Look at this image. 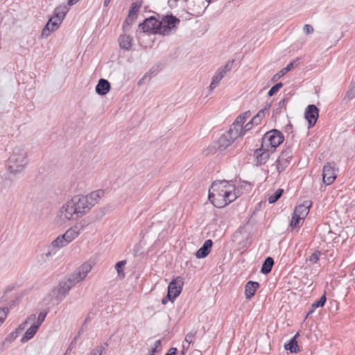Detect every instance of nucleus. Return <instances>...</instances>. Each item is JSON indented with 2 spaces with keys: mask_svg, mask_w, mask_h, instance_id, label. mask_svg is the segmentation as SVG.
Segmentation results:
<instances>
[{
  "mask_svg": "<svg viewBox=\"0 0 355 355\" xmlns=\"http://www.w3.org/2000/svg\"><path fill=\"white\" fill-rule=\"evenodd\" d=\"M180 20L172 13L160 16L156 13V16H150L146 18L139 24V28L143 33H149L154 35H168L173 31L177 29Z\"/></svg>",
  "mask_w": 355,
  "mask_h": 355,
  "instance_id": "obj_1",
  "label": "nucleus"
},
{
  "mask_svg": "<svg viewBox=\"0 0 355 355\" xmlns=\"http://www.w3.org/2000/svg\"><path fill=\"white\" fill-rule=\"evenodd\" d=\"M77 283L78 282L71 274L62 278L58 286L53 287L44 298V301L48 303L55 301L56 304H60Z\"/></svg>",
  "mask_w": 355,
  "mask_h": 355,
  "instance_id": "obj_2",
  "label": "nucleus"
},
{
  "mask_svg": "<svg viewBox=\"0 0 355 355\" xmlns=\"http://www.w3.org/2000/svg\"><path fill=\"white\" fill-rule=\"evenodd\" d=\"M103 196V190L99 189L92 191L87 196L78 195L73 196L71 200L73 201V202L77 209L79 217L81 218L87 213L97 203L98 199Z\"/></svg>",
  "mask_w": 355,
  "mask_h": 355,
  "instance_id": "obj_3",
  "label": "nucleus"
},
{
  "mask_svg": "<svg viewBox=\"0 0 355 355\" xmlns=\"http://www.w3.org/2000/svg\"><path fill=\"white\" fill-rule=\"evenodd\" d=\"M28 164L27 153L24 149L15 147L6 162V169L12 175L21 173Z\"/></svg>",
  "mask_w": 355,
  "mask_h": 355,
  "instance_id": "obj_4",
  "label": "nucleus"
},
{
  "mask_svg": "<svg viewBox=\"0 0 355 355\" xmlns=\"http://www.w3.org/2000/svg\"><path fill=\"white\" fill-rule=\"evenodd\" d=\"M69 8L67 6L57 7L53 15L48 20L41 33L42 38H46L51 33L57 30L62 24Z\"/></svg>",
  "mask_w": 355,
  "mask_h": 355,
  "instance_id": "obj_5",
  "label": "nucleus"
},
{
  "mask_svg": "<svg viewBox=\"0 0 355 355\" xmlns=\"http://www.w3.org/2000/svg\"><path fill=\"white\" fill-rule=\"evenodd\" d=\"M230 183L226 180L214 182L209 191L208 198L215 206V204L223 202L228 194Z\"/></svg>",
  "mask_w": 355,
  "mask_h": 355,
  "instance_id": "obj_6",
  "label": "nucleus"
},
{
  "mask_svg": "<svg viewBox=\"0 0 355 355\" xmlns=\"http://www.w3.org/2000/svg\"><path fill=\"white\" fill-rule=\"evenodd\" d=\"M284 141L283 133L277 129H272L264 134L261 139V145L262 147H266V149L270 148L271 152H274Z\"/></svg>",
  "mask_w": 355,
  "mask_h": 355,
  "instance_id": "obj_7",
  "label": "nucleus"
},
{
  "mask_svg": "<svg viewBox=\"0 0 355 355\" xmlns=\"http://www.w3.org/2000/svg\"><path fill=\"white\" fill-rule=\"evenodd\" d=\"M293 157L292 150L290 147L283 149L275 162L278 174L284 171L290 164Z\"/></svg>",
  "mask_w": 355,
  "mask_h": 355,
  "instance_id": "obj_8",
  "label": "nucleus"
},
{
  "mask_svg": "<svg viewBox=\"0 0 355 355\" xmlns=\"http://www.w3.org/2000/svg\"><path fill=\"white\" fill-rule=\"evenodd\" d=\"M72 200L67 201L65 204L62 205L61 209H60V217L62 219L66 220H78L80 218L79 215L77 212V209L74 206V203Z\"/></svg>",
  "mask_w": 355,
  "mask_h": 355,
  "instance_id": "obj_9",
  "label": "nucleus"
},
{
  "mask_svg": "<svg viewBox=\"0 0 355 355\" xmlns=\"http://www.w3.org/2000/svg\"><path fill=\"white\" fill-rule=\"evenodd\" d=\"M319 116V109L315 105H309L304 111V118L308 121L309 128H313Z\"/></svg>",
  "mask_w": 355,
  "mask_h": 355,
  "instance_id": "obj_10",
  "label": "nucleus"
},
{
  "mask_svg": "<svg viewBox=\"0 0 355 355\" xmlns=\"http://www.w3.org/2000/svg\"><path fill=\"white\" fill-rule=\"evenodd\" d=\"M334 166V162L327 163L323 166L322 179L324 183H325L327 185L332 184L336 178V173L335 171Z\"/></svg>",
  "mask_w": 355,
  "mask_h": 355,
  "instance_id": "obj_11",
  "label": "nucleus"
},
{
  "mask_svg": "<svg viewBox=\"0 0 355 355\" xmlns=\"http://www.w3.org/2000/svg\"><path fill=\"white\" fill-rule=\"evenodd\" d=\"M266 147L261 144V147L254 151V156L256 157V162L257 166H262L266 163L270 157L271 150L270 148L266 149Z\"/></svg>",
  "mask_w": 355,
  "mask_h": 355,
  "instance_id": "obj_12",
  "label": "nucleus"
},
{
  "mask_svg": "<svg viewBox=\"0 0 355 355\" xmlns=\"http://www.w3.org/2000/svg\"><path fill=\"white\" fill-rule=\"evenodd\" d=\"M182 279L180 277L172 279L168 286V292L173 295V298H177L182 292L183 286Z\"/></svg>",
  "mask_w": 355,
  "mask_h": 355,
  "instance_id": "obj_13",
  "label": "nucleus"
},
{
  "mask_svg": "<svg viewBox=\"0 0 355 355\" xmlns=\"http://www.w3.org/2000/svg\"><path fill=\"white\" fill-rule=\"evenodd\" d=\"M91 270L92 265L89 263H84L71 275L79 282L85 278Z\"/></svg>",
  "mask_w": 355,
  "mask_h": 355,
  "instance_id": "obj_14",
  "label": "nucleus"
},
{
  "mask_svg": "<svg viewBox=\"0 0 355 355\" xmlns=\"http://www.w3.org/2000/svg\"><path fill=\"white\" fill-rule=\"evenodd\" d=\"M213 242L211 239L206 240L203 245L197 250L196 256L198 259L206 257L210 252Z\"/></svg>",
  "mask_w": 355,
  "mask_h": 355,
  "instance_id": "obj_15",
  "label": "nucleus"
},
{
  "mask_svg": "<svg viewBox=\"0 0 355 355\" xmlns=\"http://www.w3.org/2000/svg\"><path fill=\"white\" fill-rule=\"evenodd\" d=\"M234 190V186L233 184H230L229 190L227 191L228 194L226 196L224 201L220 202V203L218 204H215V207L218 208H223L227 205L228 204L231 203L232 202L234 201L236 198V196L235 193H233Z\"/></svg>",
  "mask_w": 355,
  "mask_h": 355,
  "instance_id": "obj_16",
  "label": "nucleus"
},
{
  "mask_svg": "<svg viewBox=\"0 0 355 355\" xmlns=\"http://www.w3.org/2000/svg\"><path fill=\"white\" fill-rule=\"evenodd\" d=\"M311 205L312 202L311 201H304L303 204H301L295 207L293 213H295V215L297 214L302 216V218H305L307 214H309Z\"/></svg>",
  "mask_w": 355,
  "mask_h": 355,
  "instance_id": "obj_17",
  "label": "nucleus"
},
{
  "mask_svg": "<svg viewBox=\"0 0 355 355\" xmlns=\"http://www.w3.org/2000/svg\"><path fill=\"white\" fill-rule=\"evenodd\" d=\"M302 60L301 58H297L295 60H293L292 62L288 63L286 67L283 68L282 70L279 71V73H276L273 78L272 80H275L276 78H279L280 77L283 76L284 74H286L288 71L293 69L294 67L299 65L300 63V61Z\"/></svg>",
  "mask_w": 355,
  "mask_h": 355,
  "instance_id": "obj_18",
  "label": "nucleus"
},
{
  "mask_svg": "<svg viewBox=\"0 0 355 355\" xmlns=\"http://www.w3.org/2000/svg\"><path fill=\"white\" fill-rule=\"evenodd\" d=\"M236 139L230 134L225 132L218 139V148L223 150L230 146Z\"/></svg>",
  "mask_w": 355,
  "mask_h": 355,
  "instance_id": "obj_19",
  "label": "nucleus"
},
{
  "mask_svg": "<svg viewBox=\"0 0 355 355\" xmlns=\"http://www.w3.org/2000/svg\"><path fill=\"white\" fill-rule=\"evenodd\" d=\"M259 287V282L254 281L248 282L245 287V298L248 300L251 299L254 295L256 291Z\"/></svg>",
  "mask_w": 355,
  "mask_h": 355,
  "instance_id": "obj_20",
  "label": "nucleus"
},
{
  "mask_svg": "<svg viewBox=\"0 0 355 355\" xmlns=\"http://www.w3.org/2000/svg\"><path fill=\"white\" fill-rule=\"evenodd\" d=\"M119 43L121 49L129 51L132 46V37L126 34L121 35L119 37Z\"/></svg>",
  "mask_w": 355,
  "mask_h": 355,
  "instance_id": "obj_21",
  "label": "nucleus"
},
{
  "mask_svg": "<svg viewBox=\"0 0 355 355\" xmlns=\"http://www.w3.org/2000/svg\"><path fill=\"white\" fill-rule=\"evenodd\" d=\"M226 132L236 139L238 137L243 136V125L236 123V121L235 120L230 125L229 130Z\"/></svg>",
  "mask_w": 355,
  "mask_h": 355,
  "instance_id": "obj_22",
  "label": "nucleus"
},
{
  "mask_svg": "<svg viewBox=\"0 0 355 355\" xmlns=\"http://www.w3.org/2000/svg\"><path fill=\"white\" fill-rule=\"evenodd\" d=\"M271 105L270 103L268 104L265 106L263 109L260 110L258 113L253 116V118L250 120L251 123H252L254 125H259L262 119L265 117L266 114H268V110L270 107Z\"/></svg>",
  "mask_w": 355,
  "mask_h": 355,
  "instance_id": "obj_23",
  "label": "nucleus"
},
{
  "mask_svg": "<svg viewBox=\"0 0 355 355\" xmlns=\"http://www.w3.org/2000/svg\"><path fill=\"white\" fill-rule=\"evenodd\" d=\"M299 336V334L297 333L293 338H291L289 341L284 344V348L286 350H288L291 353H297L300 352V348L297 342V337Z\"/></svg>",
  "mask_w": 355,
  "mask_h": 355,
  "instance_id": "obj_24",
  "label": "nucleus"
},
{
  "mask_svg": "<svg viewBox=\"0 0 355 355\" xmlns=\"http://www.w3.org/2000/svg\"><path fill=\"white\" fill-rule=\"evenodd\" d=\"M80 234V229L78 226H74L73 227L67 230L64 234H63L64 236L66 238L68 243L74 240Z\"/></svg>",
  "mask_w": 355,
  "mask_h": 355,
  "instance_id": "obj_25",
  "label": "nucleus"
},
{
  "mask_svg": "<svg viewBox=\"0 0 355 355\" xmlns=\"http://www.w3.org/2000/svg\"><path fill=\"white\" fill-rule=\"evenodd\" d=\"M274 263L275 262L273 258L271 257H266L262 264L261 272L264 275L270 273L272 270Z\"/></svg>",
  "mask_w": 355,
  "mask_h": 355,
  "instance_id": "obj_26",
  "label": "nucleus"
},
{
  "mask_svg": "<svg viewBox=\"0 0 355 355\" xmlns=\"http://www.w3.org/2000/svg\"><path fill=\"white\" fill-rule=\"evenodd\" d=\"M38 330V326L33 324L26 330L21 339V343H26L31 340L35 335Z\"/></svg>",
  "mask_w": 355,
  "mask_h": 355,
  "instance_id": "obj_27",
  "label": "nucleus"
},
{
  "mask_svg": "<svg viewBox=\"0 0 355 355\" xmlns=\"http://www.w3.org/2000/svg\"><path fill=\"white\" fill-rule=\"evenodd\" d=\"M304 220V218L297 214L295 215V213L293 212L292 218L289 225L291 230L300 227L302 225Z\"/></svg>",
  "mask_w": 355,
  "mask_h": 355,
  "instance_id": "obj_28",
  "label": "nucleus"
},
{
  "mask_svg": "<svg viewBox=\"0 0 355 355\" xmlns=\"http://www.w3.org/2000/svg\"><path fill=\"white\" fill-rule=\"evenodd\" d=\"M68 242L66 240V238L63 234L58 236L55 240H53L51 243V247L53 248H61L67 245H68Z\"/></svg>",
  "mask_w": 355,
  "mask_h": 355,
  "instance_id": "obj_29",
  "label": "nucleus"
},
{
  "mask_svg": "<svg viewBox=\"0 0 355 355\" xmlns=\"http://www.w3.org/2000/svg\"><path fill=\"white\" fill-rule=\"evenodd\" d=\"M224 76L225 75L223 73V72H220L219 70H218L212 78L210 85L209 86V89H215Z\"/></svg>",
  "mask_w": 355,
  "mask_h": 355,
  "instance_id": "obj_30",
  "label": "nucleus"
},
{
  "mask_svg": "<svg viewBox=\"0 0 355 355\" xmlns=\"http://www.w3.org/2000/svg\"><path fill=\"white\" fill-rule=\"evenodd\" d=\"M136 19L137 16L128 15L122 26L124 32L129 31L130 26L135 23Z\"/></svg>",
  "mask_w": 355,
  "mask_h": 355,
  "instance_id": "obj_31",
  "label": "nucleus"
},
{
  "mask_svg": "<svg viewBox=\"0 0 355 355\" xmlns=\"http://www.w3.org/2000/svg\"><path fill=\"white\" fill-rule=\"evenodd\" d=\"M141 6V1L132 2L130 5V9L128 11V15L137 17V13L139 12V10Z\"/></svg>",
  "mask_w": 355,
  "mask_h": 355,
  "instance_id": "obj_32",
  "label": "nucleus"
},
{
  "mask_svg": "<svg viewBox=\"0 0 355 355\" xmlns=\"http://www.w3.org/2000/svg\"><path fill=\"white\" fill-rule=\"evenodd\" d=\"M284 193V189H278L273 194L270 195L268 197V202L270 204H273L276 202L282 196Z\"/></svg>",
  "mask_w": 355,
  "mask_h": 355,
  "instance_id": "obj_33",
  "label": "nucleus"
},
{
  "mask_svg": "<svg viewBox=\"0 0 355 355\" xmlns=\"http://www.w3.org/2000/svg\"><path fill=\"white\" fill-rule=\"evenodd\" d=\"M126 264V261L123 260L117 262L115 265V269L117 271L118 276L120 279H123L125 277V273L123 270V268Z\"/></svg>",
  "mask_w": 355,
  "mask_h": 355,
  "instance_id": "obj_34",
  "label": "nucleus"
},
{
  "mask_svg": "<svg viewBox=\"0 0 355 355\" xmlns=\"http://www.w3.org/2000/svg\"><path fill=\"white\" fill-rule=\"evenodd\" d=\"M94 89H111V84L107 80L100 78Z\"/></svg>",
  "mask_w": 355,
  "mask_h": 355,
  "instance_id": "obj_35",
  "label": "nucleus"
},
{
  "mask_svg": "<svg viewBox=\"0 0 355 355\" xmlns=\"http://www.w3.org/2000/svg\"><path fill=\"white\" fill-rule=\"evenodd\" d=\"M326 301H327L326 293L324 292V293L320 297V299L318 300L315 301V302H313L311 304V308H313L315 309L319 307H322L324 306Z\"/></svg>",
  "mask_w": 355,
  "mask_h": 355,
  "instance_id": "obj_36",
  "label": "nucleus"
},
{
  "mask_svg": "<svg viewBox=\"0 0 355 355\" xmlns=\"http://www.w3.org/2000/svg\"><path fill=\"white\" fill-rule=\"evenodd\" d=\"M35 319V315L33 314L31 315L24 322H22L18 328L16 329L15 331L17 332L18 334H19L22 331L24 330V329L26 327L27 324L29 321H34Z\"/></svg>",
  "mask_w": 355,
  "mask_h": 355,
  "instance_id": "obj_37",
  "label": "nucleus"
},
{
  "mask_svg": "<svg viewBox=\"0 0 355 355\" xmlns=\"http://www.w3.org/2000/svg\"><path fill=\"white\" fill-rule=\"evenodd\" d=\"M234 63V60H229L225 65L221 67L218 70L220 72H223L224 75H225L227 72L230 71L233 68V65Z\"/></svg>",
  "mask_w": 355,
  "mask_h": 355,
  "instance_id": "obj_38",
  "label": "nucleus"
},
{
  "mask_svg": "<svg viewBox=\"0 0 355 355\" xmlns=\"http://www.w3.org/2000/svg\"><path fill=\"white\" fill-rule=\"evenodd\" d=\"M321 254L320 251L316 250L309 257L307 261H309L311 265H313L319 261Z\"/></svg>",
  "mask_w": 355,
  "mask_h": 355,
  "instance_id": "obj_39",
  "label": "nucleus"
},
{
  "mask_svg": "<svg viewBox=\"0 0 355 355\" xmlns=\"http://www.w3.org/2000/svg\"><path fill=\"white\" fill-rule=\"evenodd\" d=\"M250 114L251 113L250 111L243 112L236 119V123H239L241 125H243L246 119L250 116Z\"/></svg>",
  "mask_w": 355,
  "mask_h": 355,
  "instance_id": "obj_40",
  "label": "nucleus"
},
{
  "mask_svg": "<svg viewBox=\"0 0 355 355\" xmlns=\"http://www.w3.org/2000/svg\"><path fill=\"white\" fill-rule=\"evenodd\" d=\"M355 97V90H347L345 96L343 98V102L347 103Z\"/></svg>",
  "mask_w": 355,
  "mask_h": 355,
  "instance_id": "obj_41",
  "label": "nucleus"
},
{
  "mask_svg": "<svg viewBox=\"0 0 355 355\" xmlns=\"http://www.w3.org/2000/svg\"><path fill=\"white\" fill-rule=\"evenodd\" d=\"M47 313H48V311L40 312L37 316V322H34L33 324L37 325L38 329H39L40 327L41 326V324H42V322L44 321Z\"/></svg>",
  "mask_w": 355,
  "mask_h": 355,
  "instance_id": "obj_42",
  "label": "nucleus"
},
{
  "mask_svg": "<svg viewBox=\"0 0 355 355\" xmlns=\"http://www.w3.org/2000/svg\"><path fill=\"white\" fill-rule=\"evenodd\" d=\"M8 311L9 309L8 307L0 308V326L3 324L5 319L6 318Z\"/></svg>",
  "mask_w": 355,
  "mask_h": 355,
  "instance_id": "obj_43",
  "label": "nucleus"
},
{
  "mask_svg": "<svg viewBox=\"0 0 355 355\" xmlns=\"http://www.w3.org/2000/svg\"><path fill=\"white\" fill-rule=\"evenodd\" d=\"M105 349V347L103 345L98 346L94 349H92L89 355H101Z\"/></svg>",
  "mask_w": 355,
  "mask_h": 355,
  "instance_id": "obj_44",
  "label": "nucleus"
},
{
  "mask_svg": "<svg viewBox=\"0 0 355 355\" xmlns=\"http://www.w3.org/2000/svg\"><path fill=\"white\" fill-rule=\"evenodd\" d=\"M175 299L176 298H173V294H171L170 293L167 292L166 295L164 296L162 300V304L165 305L168 301L173 302Z\"/></svg>",
  "mask_w": 355,
  "mask_h": 355,
  "instance_id": "obj_45",
  "label": "nucleus"
},
{
  "mask_svg": "<svg viewBox=\"0 0 355 355\" xmlns=\"http://www.w3.org/2000/svg\"><path fill=\"white\" fill-rule=\"evenodd\" d=\"M195 334H196V332H189L186 335L184 341L187 342L189 345L190 343H191L193 342V339L195 336Z\"/></svg>",
  "mask_w": 355,
  "mask_h": 355,
  "instance_id": "obj_46",
  "label": "nucleus"
},
{
  "mask_svg": "<svg viewBox=\"0 0 355 355\" xmlns=\"http://www.w3.org/2000/svg\"><path fill=\"white\" fill-rule=\"evenodd\" d=\"M303 31L306 34L309 35L313 33L314 30L311 25L305 24L303 27Z\"/></svg>",
  "mask_w": 355,
  "mask_h": 355,
  "instance_id": "obj_47",
  "label": "nucleus"
},
{
  "mask_svg": "<svg viewBox=\"0 0 355 355\" xmlns=\"http://www.w3.org/2000/svg\"><path fill=\"white\" fill-rule=\"evenodd\" d=\"M55 253H56V250H49L47 252L43 254V259L46 261L49 257L55 255Z\"/></svg>",
  "mask_w": 355,
  "mask_h": 355,
  "instance_id": "obj_48",
  "label": "nucleus"
},
{
  "mask_svg": "<svg viewBox=\"0 0 355 355\" xmlns=\"http://www.w3.org/2000/svg\"><path fill=\"white\" fill-rule=\"evenodd\" d=\"M78 338H79V337H78V336H76L73 338V339L71 340V343H70L69 346L68 347V348H67V352H66L67 353L68 352L71 351V349L75 347V345H76V341H77V340H78Z\"/></svg>",
  "mask_w": 355,
  "mask_h": 355,
  "instance_id": "obj_49",
  "label": "nucleus"
},
{
  "mask_svg": "<svg viewBox=\"0 0 355 355\" xmlns=\"http://www.w3.org/2000/svg\"><path fill=\"white\" fill-rule=\"evenodd\" d=\"M150 75L148 73H146L144 77L140 79L138 82V86L141 87L143 85V83H144L146 80L148 81L150 80Z\"/></svg>",
  "mask_w": 355,
  "mask_h": 355,
  "instance_id": "obj_50",
  "label": "nucleus"
},
{
  "mask_svg": "<svg viewBox=\"0 0 355 355\" xmlns=\"http://www.w3.org/2000/svg\"><path fill=\"white\" fill-rule=\"evenodd\" d=\"M253 125L254 124L252 123H251V121H250L244 127H243V135H244V133L245 132H247V131L250 130V129H252Z\"/></svg>",
  "mask_w": 355,
  "mask_h": 355,
  "instance_id": "obj_51",
  "label": "nucleus"
},
{
  "mask_svg": "<svg viewBox=\"0 0 355 355\" xmlns=\"http://www.w3.org/2000/svg\"><path fill=\"white\" fill-rule=\"evenodd\" d=\"M178 349L175 347H171L165 355H177Z\"/></svg>",
  "mask_w": 355,
  "mask_h": 355,
  "instance_id": "obj_52",
  "label": "nucleus"
},
{
  "mask_svg": "<svg viewBox=\"0 0 355 355\" xmlns=\"http://www.w3.org/2000/svg\"><path fill=\"white\" fill-rule=\"evenodd\" d=\"M109 92H110V90H96V94H98L100 96H105Z\"/></svg>",
  "mask_w": 355,
  "mask_h": 355,
  "instance_id": "obj_53",
  "label": "nucleus"
},
{
  "mask_svg": "<svg viewBox=\"0 0 355 355\" xmlns=\"http://www.w3.org/2000/svg\"><path fill=\"white\" fill-rule=\"evenodd\" d=\"M283 86V84L279 82L274 84L272 86H271L270 89H280Z\"/></svg>",
  "mask_w": 355,
  "mask_h": 355,
  "instance_id": "obj_54",
  "label": "nucleus"
},
{
  "mask_svg": "<svg viewBox=\"0 0 355 355\" xmlns=\"http://www.w3.org/2000/svg\"><path fill=\"white\" fill-rule=\"evenodd\" d=\"M18 334L17 332H16L15 331L10 333L8 336L9 338H10L11 340H15L17 336H18Z\"/></svg>",
  "mask_w": 355,
  "mask_h": 355,
  "instance_id": "obj_55",
  "label": "nucleus"
},
{
  "mask_svg": "<svg viewBox=\"0 0 355 355\" xmlns=\"http://www.w3.org/2000/svg\"><path fill=\"white\" fill-rule=\"evenodd\" d=\"M349 89H355V76L352 78Z\"/></svg>",
  "mask_w": 355,
  "mask_h": 355,
  "instance_id": "obj_56",
  "label": "nucleus"
},
{
  "mask_svg": "<svg viewBox=\"0 0 355 355\" xmlns=\"http://www.w3.org/2000/svg\"><path fill=\"white\" fill-rule=\"evenodd\" d=\"M286 101H287V98H284L282 99L279 101V107H283L285 105Z\"/></svg>",
  "mask_w": 355,
  "mask_h": 355,
  "instance_id": "obj_57",
  "label": "nucleus"
},
{
  "mask_svg": "<svg viewBox=\"0 0 355 355\" xmlns=\"http://www.w3.org/2000/svg\"><path fill=\"white\" fill-rule=\"evenodd\" d=\"M80 0H68L67 4L70 6H73L76 3H78Z\"/></svg>",
  "mask_w": 355,
  "mask_h": 355,
  "instance_id": "obj_58",
  "label": "nucleus"
},
{
  "mask_svg": "<svg viewBox=\"0 0 355 355\" xmlns=\"http://www.w3.org/2000/svg\"><path fill=\"white\" fill-rule=\"evenodd\" d=\"M279 90H268V95L269 96H274L275 94H276L277 93Z\"/></svg>",
  "mask_w": 355,
  "mask_h": 355,
  "instance_id": "obj_59",
  "label": "nucleus"
},
{
  "mask_svg": "<svg viewBox=\"0 0 355 355\" xmlns=\"http://www.w3.org/2000/svg\"><path fill=\"white\" fill-rule=\"evenodd\" d=\"M314 311H315V309L311 308V309L309 311V312L306 313V317H305V319H306V318L309 317V315H310L311 314H312V313L314 312Z\"/></svg>",
  "mask_w": 355,
  "mask_h": 355,
  "instance_id": "obj_60",
  "label": "nucleus"
},
{
  "mask_svg": "<svg viewBox=\"0 0 355 355\" xmlns=\"http://www.w3.org/2000/svg\"><path fill=\"white\" fill-rule=\"evenodd\" d=\"M160 345H161V340H158L155 343L154 347H155V348H158Z\"/></svg>",
  "mask_w": 355,
  "mask_h": 355,
  "instance_id": "obj_61",
  "label": "nucleus"
},
{
  "mask_svg": "<svg viewBox=\"0 0 355 355\" xmlns=\"http://www.w3.org/2000/svg\"><path fill=\"white\" fill-rule=\"evenodd\" d=\"M83 327H84V325H83L81 327V328L78 330L76 336L79 337L80 336V334L83 333Z\"/></svg>",
  "mask_w": 355,
  "mask_h": 355,
  "instance_id": "obj_62",
  "label": "nucleus"
},
{
  "mask_svg": "<svg viewBox=\"0 0 355 355\" xmlns=\"http://www.w3.org/2000/svg\"><path fill=\"white\" fill-rule=\"evenodd\" d=\"M157 348H155V347H154L152 349V350H151V352H150V354H153V355H154V354H155V353H156V352H157Z\"/></svg>",
  "mask_w": 355,
  "mask_h": 355,
  "instance_id": "obj_63",
  "label": "nucleus"
},
{
  "mask_svg": "<svg viewBox=\"0 0 355 355\" xmlns=\"http://www.w3.org/2000/svg\"><path fill=\"white\" fill-rule=\"evenodd\" d=\"M111 0H104V2H103V6H107L108 4L110 3Z\"/></svg>",
  "mask_w": 355,
  "mask_h": 355,
  "instance_id": "obj_64",
  "label": "nucleus"
}]
</instances>
